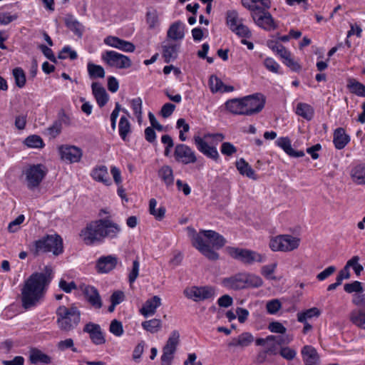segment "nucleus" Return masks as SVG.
<instances>
[{
  "mask_svg": "<svg viewBox=\"0 0 365 365\" xmlns=\"http://www.w3.org/2000/svg\"><path fill=\"white\" fill-rule=\"evenodd\" d=\"M121 231V227L118 223L109 218H103L88 223L81 230L80 236L86 245H92L103 242L106 239L116 240Z\"/></svg>",
  "mask_w": 365,
  "mask_h": 365,
  "instance_id": "1",
  "label": "nucleus"
},
{
  "mask_svg": "<svg viewBox=\"0 0 365 365\" xmlns=\"http://www.w3.org/2000/svg\"><path fill=\"white\" fill-rule=\"evenodd\" d=\"M50 279L46 274L35 272L24 283L21 289V305L25 309L36 306L43 298Z\"/></svg>",
  "mask_w": 365,
  "mask_h": 365,
  "instance_id": "2",
  "label": "nucleus"
},
{
  "mask_svg": "<svg viewBox=\"0 0 365 365\" xmlns=\"http://www.w3.org/2000/svg\"><path fill=\"white\" fill-rule=\"evenodd\" d=\"M187 230L190 231L192 244L197 250L210 260L215 261L219 259V255L215 252L208 244L204 242L202 236L210 240L213 247L220 249L224 247L227 242L222 235L213 230H201L197 233L192 228L187 227Z\"/></svg>",
  "mask_w": 365,
  "mask_h": 365,
  "instance_id": "3",
  "label": "nucleus"
},
{
  "mask_svg": "<svg viewBox=\"0 0 365 365\" xmlns=\"http://www.w3.org/2000/svg\"><path fill=\"white\" fill-rule=\"evenodd\" d=\"M225 135L222 133H207L203 137L194 136V143L197 149L206 157L215 161L219 159V153L215 145L222 142Z\"/></svg>",
  "mask_w": 365,
  "mask_h": 365,
  "instance_id": "4",
  "label": "nucleus"
},
{
  "mask_svg": "<svg viewBox=\"0 0 365 365\" xmlns=\"http://www.w3.org/2000/svg\"><path fill=\"white\" fill-rule=\"evenodd\" d=\"M56 323L58 328L63 331H70L75 329L81 322V312L75 307L68 308L60 306L57 308Z\"/></svg>",
  "mask_w": 365,
  "mask_h": 365,
  "instance_id": "5",
  "label": "nucleus"
},
{
  "mask_svg": "<svg viewBox=\"0 0 365 365\" xmlns=\"http://www.w3.org/2000/svg\"><path fill=\"white\" fill-rule=\"evenodd\" d=\"M32 251L35 255L52 252L58 256L63 252V240L58 235H48L34 242Z\"/></svg>",
  "mask_w": 365,
  "mask_h": 365,
  "instance_id": "6",
  "label": "nucleus"
},
{
  "mask_svg": "<svg viewBox=\"0 0 365 365\" xmlns=\"http://www.w3.org/2000/svg\"><path fill=\"white\" fill-rule=\"evenodd\" d=\"M301 240L292 235H279L273 237L269 242V247L273 252H289L297 250Z\"/></svg>",
  "mask_w": 365,
  "mask_h": 365,
  "instance_id": "7",
  "label": "nucleus"
},
{
  "mask_svg": "<svg viewBox=\"0 0 365 365\" xmlns=\"http://www.w3.org/2000/svg\"><path fill=\"white\" fill-rule=\"evenodd\" d=\"M226 252L232 258L239 260L245 264L263 262L265 260L264 255L251 250L227 247H226Z\"/></svg>",
  "mask_w": 365,
  "mask_h": 365,
  "instance_id": "8",
  "label": "nucleus"
},
{
  "mask_svg": "<svg viewBox=\"0 0 365 365\" xmlns=\"http://www.w3.org/2000/svg\"><path fill=\"white\" fill-rule=\"evenodd\" d=\"M183 294L188 299L199 302L212 299L215 296V289L211 286H191L183 290Z\"/></svg>",
  "mask_w": 365,
  "mask_h": 365,
  "instance_id": "9",
  "label": "nucleus"
},
{
  "mask_svg": "<svg viewBox=\"0 0 365 365\" xmlns=\"http://www.w3.org/2000/svg\"><path fill=\"white\" fill-rule=\"evenodd\" d=\"M101 58L103 62L110 67L123 69L131 66V60L129 57L114 51H105Z\"/></svg>",
  "mask_w": 365,
  "mask_h": 365,
  "instance_id": "10",
  "label": "nucleus"
},
{
  "mask_svg": "<svg viewBox=\"0 0 365 365\" xmlns=\"http://www.w3.org/2000/svg\"><path fill=\"white\" fill-rule=\"evenodd\" d=\"M255 336L249 331H244L238 336L232 338L227 344V348L232 352L242 351L255 341Z\"/></svg>",
  "mask_w": 365,
  "mask_h": 365,
  "instance_id": "11",
  "label": "nucleus"
},
{
  "mask_svg": "<svg viewBox=\"0 0 365 365\" xmlns=\"http://www.w3.org/2000/svg\"><path fill=\"white\" fill-rule=\"evenodd\" d=\"M180 334L178 331H173L168 339L165 345L163 348L161 356L162 365H170L179 344Z\"/></svg>",
  "mask_w": 365,
  "mask_h": 365,
  "instance_id": "12",
  "label": "nucleus"
},
{
  "mask_svg": "<svg viewBox=\"0 0 365 365\" xmlns=\"http://www.w3.org/2000/svg\"><path fill=\"white\" fill-rule=\"evenodd\" d=\"M245 109V115H252L259 113L265 104L263 95L255 93L242 98Z\"/></svg>",
  "mask_w": 365,
  "mask_h": 365,
  "instance_id": "13",
  "label": "nucleus"
},
{
  "mask_svg": "<svg viewBox=\"0 0 365 365\" xmlns=\"http://www.w3.org/2000/svg\"><path fill=\"white\" fill-rule=\"evenodd\" d=\"M268 9L262 7L258 11L251 14V16L259 27L267 31H271L275 29L277 25Z\"/></svg>",
  "mask_w": 365,
  "mask_h": 365,
  "instance_id": "14",
  "label": "nucleus"
},
{
  "mask_svg": "<svg viewBox=\"0 0 365 365\" xmlns=\"http://www.w3.org/2000/svg\"><path fill=\"white\" fill-rule=\"evenodd\" d=\"M46 170L41 165H34L29 166L25 170L27 186L29 189H34L39 185L44 176Z\"/></svg>",
  "mask_w": 365,
  "mask_h": 365,
  "instance_id": "15",
  "label": "nucleus"
},
{
  "mask_svg": "<svg viewBox=\"0 0 365 365\" xmlns=\"http://www.w3.org/2000/svg\"><path fill=\"white\" fill-rule=\"evenodd\" d=\"M174 155L177 161L185 165L195 163L197 160L195 151L185 144H178L175 146Z\"/></svg>",
  "mask_w": 365,
  "mask_h": 365,
  "instance_id": "16",
  "label": "nucleus"
},
{
  "mask_svg": "<svg viewBox=\"0 0 365 365\" xmlns=\"http://www.w3.org/2000/svg\"><path fill=\"white\" fill-rule=\"evenodd\" d=\"M58 153L61 160L71 163H78L83 155L82 150L74 145H61L58 147Z\"/></svg>",
  "mask_w": 365,
  "mask_h": 365,
  "instance_id": "17",
  "label": "nucleus"
},
{
  "mask_svg": "<svg viewBox=\"0 0 365 365\" xmlns=\"http://www.w3.org/2000/svg\"><path fill=\"white\" fill-rule=\"evenodd\" d=\"M103 41L106 45L124 52H133L135 49L133 43L113 36H107Z\"/></svg>",
  "mask_w": 365,
  "mask_h": 365,
  "instance_id": "18",
  "label": "nucleus"
},
{
  "mask_svg": "<svg viewBox=\"0 0 365 365\" xmlns=\"http://www.w3.org/2000/svg\"><path fill=\"white\" fill-rule=\"evenodd\" d=\"M118 258L114 255L101 257L96 262V269L99 273H108L115 268Z\"/></svg>",
  "mask_w": 365,
  "mask_h": 365,
  "instance_id": "19",
  "label": "nucleus"
},
{
  "mask_svg": "<svg viewBox=\"0 0 365 365\" xmlns=\"http://www.w3.org/2000/svg\"><path fill=\"white\" fill-rule=\"evenodd\" d=\"M82 292L86 300L95 309H101L103 306L102 300L96 288L92 286H84Z\"/></svg>",
  "mask_w": 365,
  "mask_h": 365,
  "instance_id": "20",
  "label": "nucleus"
},
{
  "mask_svg": "<svg viewBox=\"0 0 365 365\" xmlns=\"http://www.w3.org/2000/svg\"><path fill=\"white\" fill-rule=\"evenodd\" d=\"M245 273L239 272L222 280V284L230 289L238 290L245 289Z\"/></svg>",
  "mask_w": 365,
  "mask_h": 365,
  "instance_id": "21",
  "label": "nucleus"
},
{
  "mask_svg": "<svg viewBox=\"0 0 365 365\" xmlns=\"http://www.w3.org/2000/svg\"><path fill=\"white\" fill-rule=\"evenodd\" d=\"M162 304L161 299L158 296H154L145 301L140 309V313L145 317H149L155 314L156 309Z\"/></svg>",
  "mask_w": 365,
  "mask_h": 365,
  "instance_id": "22",
  "label": "nucleus"
},
{
  "mask_svg": "<svg viewBox=\"0 0 365 365\" xmlns=\"http://www.w3.org/2000/svg\"><path fill=\"white\" fill-rule=\"evenodd\" d=\"M257 346H265L266 352L269 354H277V345L280 344L281 341L278 337L274 335H269L266 338H258L255 341Z\"/></svg>",
  "mask_w": 365,
  "mask_h": 365,
  "instance_id": "23",
  "label": "nucleus"
},
{
  "mask_svg": "<svg viewBox=\"0 0 365 365\" xmlns=\"http://www.w3.org/2000/svg\"><path fill=\"white\" fill-rule=\"evenodd\" d=\"M301 354L305 365L319 364L320 356L314 347L306 345L302 348Z\"/></svg>",
  "mask_w": 365,
  "mask_h": 365,
  "instance_id": "24",
  "label": "nucleus"
},
{
  "mask_svg": "<svg viewBox=\"0 0 365 365\" xmlns=\"http://www.w3.org/2000/svg\"><path fill=\"white\" fill-rule=\"evenodd\" d=\"M83 331L89 334L91 341L96 344H103L106 341L98 324L90 322L86 324L83 328Z\"/></svg>",
  "mask_w": 365,
  "mask_h": 365,
  "instance_id": "25",
  "label": "nucleus"
},
{
  "mask_svg": "<svg viewBox=\"0 0 365 365\" xmlns=\"http://www.w3.org/2000/svg\"><path fill=\"white\" fill-rule=\"evenodd\" d=\"M276 144L290 157L299 158L304 155V151H295L292 148L291 140L288 137L279 138L276 141Z\"/></svg>",
  "mask_w": 365,
  "mask_h": 365,
  "instance_id": "26",
  "label": "nucleus"
},
{
  "mask_svg": "<svg viewBox=\"0 0 365 365\" xmlns=\"http://www.w3.org/2000/svg\"><path fill=\"white\" fill-rule=\"evenodd\" d=\"M184 30V24L180 21H175L170 26L167 31V38L173 41H180L185 36Z\"/></svg>",
  "mask_w": 365,
  "mask_h": 365,
  "instance_id": "27",
  "label": "nucleus"
},
{
  "mask_svg": "<svg viewBox=\"0 0 365 365\" xmlns=\"http://www.w3.org/2000/svg\"><path fill=\"white\" fill-rule=\"evenodd\" d=\"M244 7L251 11L257 12L263 7L264 9H269L271 7L270 0H241Z\"/></svg>",
  "mask_w": 365,
  "mask_h": 365,
  "instance_id": "28",
  "label": "nucleus"
},
{
  "mask_svg": "<svg viewBox=\"0 0 365 365\" xmlns=\"http://www.w3.org/2000/svg\"><path fill=\"white\" fill-rule=\"evenodd\" d=\"M93 94L100 107L104 106L108 101V96L106 89L98 83H93L91 85Z\"/></svg>",
  "mask_w": 365,
  "mask_h": 365,
  "instance_id": "29",
  "label": "nucleus"
},
{
  "mask_svg": "<svg viewBox=\"0 0 365 365\" xmlns=\"http://www.w3.org/2000/svg\"><path fill=\"white\" fill-rule=\"evenodd\" d=\"M91 176L95 180L101 182L107 186L111 185L108 169L105 165H101L94 168L91 173Z\"/></svg>",
  "mask_w": 365,
  "mask_h": 365,
  "instance_id": "30",
  "label": "nucleus"
},
{
  "mask_svg": "<svg viewBox=\"0 0 365 365\" xmlns=\"http://www.w3.org/2000/svg\"><path fill=\"white\" fill-rule=\"evenodd\" d=\"M349 140V136L346 134L344 128H339L334 130L333 143L336 149H343L348 144Z\"/></svg>",
  "mask_w": 365,
  "mask_h": 365,
  "instance_id": "31",
  "label": "nucleus"
},
{
  "mask_svg": "<svg viewBox=\"0 0 365 365\" xmlns=\"http://www.w3.org/2000/svg\"><path fill=\"white\" fill-rule=\"evenodd\" d=\"M29 361L34 364L38 363L48 364L51 362V358L41 350L32 348L29 351Z\"/></svg>",
  "mask_w": 365,
  "mask_h": 365,
  "instance_id": "32",
  "label": "nucleus"
},
{
  "mask_svg": "<svg viewBox=\"0 0 365 365\" xmlns=\"http://www.w3.org/2000/svg\"><path fill=\"white\" fill-rule=\"evenodd\" d=\"M209 86L213 93L217 92H230L234 90L232 86H225L223 82L215 76H210L209 79Z\"/></svg>",
  "mask_w": 365,
  "mask_h": 365,
  "instance_id": "33",
  "label": "nucleus"
},
{
  "mask_svg": "<svg viewBox=\"0 0 365 365\" xmlns=\"http://www.w3.org/2000/svg\"><path fill=\"white\" fill-rule=\"evenodd\" d=\"M349 319L356 327L365 329V309H353L349 314Z\"/></svg>",
  "mask_w": 365,
  "mask_h": 365,
  "instance_id": "34",
  "label": "nucleus"
},
{
  "mask_svg": "<svg viewBox=\"0 0 365 365\" xmlns=\"http://www.w3.org/2000/svg\"><path fill=\"white\" fill-rule=\"evenodd\" d=\"M179 46L173 43H166L163 45V56L166 63L175 60L178 56Z\"/></svg>",
  "mask_w": 365,
  "mask_h": 365,
  "instance_id": "35",
  "label": "nucleus"
},
{
  "mask_svg": "<svg viewBox=\"0 0 365 365\" xmlns=\"http://www.w3.org/2000/svg\"><path fill=\"white\" fill-rule=\"evenodd\" d=\"M158 175L165 182L168 187L173 185L174 175L173 170L169 165H163L158 170Z\"/></svg>",
  "mask_w": 365,
  "mask_h": 365,
  "instance_id": "36",
  "label": "nucleus"
},
{
  "mask_svg": "<svg viewBox=\"0 0 365 365\" xmlns=\"http://www.w3.org/2000/svg\"><path fill=\"white\" fill-rule=\"evenodd\" d=\"M236 167L241 175H245L253 180L257 179L255 170L243 158H241L236 162Z\"/></svg>",
  "mask_w": 365,
  "mask_h": 365,
  "instance_id": "37",
  "label": "nucleus"
},
{
  "mask_svg": "<svg viewBox=\"0 0 365 365\" xmlns=\"http://www.w3.org/2000/svg\"><path fill=\"white\" fill-rule=\"evenodd\" d=\"M65 24L70 30H71L78 37L83 35V26L82 24L73 17L72 15H67L65 18Z\"/></svg>",
  "mask_w": 365,
  "mask_h": 365,
  "instance_id": "38",
  "label": "nucleus"
},
{
  "mask_svg": "<svg viewBox=\"0 0 365 365\" xmlns=\"http://www.w3.org/2000/svg\"><path fill=\"white\" fill-rule=\"evenodd\" d=\"M227 109L232 113L236 115H245L243 99H232L225 103Z\"/></svg>",
  "mask_w": 365,
  "mask_h": 365,
  "instance_id": "39",
  "label": "nucleus"
},
{
  "mask_svg": "<svg viewBox=\"0 0 365 365\" xmlns=\"http://www.w3.org/2000/svg\"><path fill=\"white\" fill-rule=\"evenodd\" d=\"M353 181L358 185H365V163L355 166L351 172Z\"/></svg>",
  "mask_w": 365,
  "mask_h": 365,
  "instance_id": "40",
  "label": "nucleus"
},
{
  "mask_svg": "<svg viewBox=\"0 0 365 365\" xmlns=\"http://www.w3.org/2000/svg\"><path fill=\"white\" fill-rule=\"evenodd\" d=\"M157 200L155 198H151L149 201V213L153 215L155 220L161 221L165 215L166 209L164 206L157 207Z\"/></svg>",
  "mask_w": 365,
  "mask_h": 365,
  "instance_id": "41",
  "label": "nucleus"
},
{
  "mask_svg": "<svg viewBox=\"0 0 365 365\" xmlns=\"http://www.w3.org/2000/svg\"><path fill=\"white\" fill-rule=\"evenodd\" d=\"M321 311L317 307H312L305 311L298 312L297 314V321L299 322H305L313 317H319Z\"/></svg>",
  "mask_w": 365,
  "mask_h": 365,
  "instance_id": "42",
  "label": "nucleus"
},
{
  "mask_svg": "<svg viewBox=\"0 0 365 365\" xmlns=\"http://www.w3.org/2000/svg\"><path fill=\"white\" fill-rule=\"evenodd\" d=\"M118 130L120 138L123 140H126L128 135L131 131V125L127 116L122 115L120 117L118 124Z\"/></svg>",
  "mask_w": 365,
  "mask_h": 365,
  "instance_id": "43",
  "label": "nucleus"
},
{
  "mask_svg": "<svg viewBox=\"0 0 365 365\" xmlns=\"http://www.w3.org/2000/svg\"><path fill=\"white\" fill-rule=\"evenodd\" d=\"M296 113L298 115L310 120L314 116V109L311 106L307 103H299L297 106Z\"/></svg>",
  "mask_w": 365,
  "mask_h": 365,
  "instance_id": "44",
  "label": "nucleus"
},
{
  "mask_svg": "<svg viewBox=\"0 0 365 365\" xmlns=\"http://www.w3.org/2000/svg\"><path fill=\"white\" fill-rule=\"evenodd\" d=\"M142 327L151 334L158 332L162 327V321L159 319H152L142 322Z\"/></svg>",
  "mask_w": 365,
  "mask_h": 365,
  "instance_id": "45",
  "label": "nucleus"
},
{
  "mask_svg": "<svg viewBox=\"0 0 365 365\" xmlns=\"http://www.w3.org/2000/svg\"><path fill=\"white\" fill-rule=\"evenodd\" d=\"M245 273V289L249 287L257 288L262 286L263 280L257 275Z\"/></svg>",
  "mask_w": 365,
  "mask_h": 365,
  "instance_id": "46",
  "label": "nucleus"
},
{
  "mask_svg": "<svg viewBox=\"0 0 365 365\" xmlns=\"http://www.w3.org/2000/svg\"><path fill=\"white\" fill-rule=\"evenodd\" d=\"M87 68L88 75L91 78H103L105 77V71L101 66L96 65L93 63L89 62L88 63Z\"/></svg>",
  "mask_w": 365,
  "mask_h": 365,
  "instance_id": "47",
  "label": "nucleus"
},
{
  "mask_svg": "<svg viewBox=\"0 0 365 365\" xmlns=\"http://www.w3.org/2000/svg\"><path fill=\"white\" fill-rule=\"evenodd\" d=\"M130 106L133 110L134 115L138 119V122L140 124L143 120V101L140 97L133 98L130 101Z\"/></svg>",
  "mask_w": 365,
  "mask_h": 365,
  "instance_id": "48",
  "label": "nucleus"
},
{
  "mask_svg": "<svg viewBox=\"0 0 365 365\" xmlns=\"http://www.w3.org/2000/svg\"><path fill=\"white\" fill-rule=\"evenodd\" d=\"M348 87L351 93L359 96L365 97V86L361 83L354 79H351L349 81Z\"/></svg>",
  "mask_w": 365,
  "mask_h": 365,
  "instance_id": "49",
  "label": "nucleus"
},
{
  "mask_svg": "<svg viewBox=\"0 0 365 365\" xmlns=\"http://www.w3.org/2000/svg\"><path fill=\"white\" fill-rule=\"evenodd\" d=\"M24 143L26 146L34 148H42L44 146L42 138L36 135L28 136L25 139Z\"/></svg>",
  "mask_w": 365,
  "mask_h": 365,
  "instance_id": "50",
  "label": "nucleus"
},
{
  "mask_svg": "<svg viewBox=\"0 0 365 365\" xmlns=\"http://www.w3.org/2000/svg\"><path fill=\"white\" fill-rule=\"evenodd\" d=\"M242 22V20L239 19L238 14L236 11H230L227 12V24L232 31Z\"/></svg>",
  "mask_w": 365,
  "mask_h": 365,
  "instance_id": "51",
  "label": "nucleus"
},
{
  "mask_svg": "<svg viewBox=\"0 0 365 365\" xmlns=\"http://www.w3.org/2000/svg\"><path fill=\"white\" fill-rule=\"evenodd\" d=\"M13 76L15 83L19 88H23L26 84V75L21 68H16L13 70Z\"/></svg>",
  "mask_w": 365,
  "mask_h": 365,
  "instance_id": "52",
  "label": "nucleus"
},
{
  "mask_svg": "<svg viewBox=\"0 0 365 365\" xmlns=\"http://www.w3.org/2000/svg\"><path fill=\"white\" fill-rule=\"evenodd\" d=\"M359 257L357 255L353 256L350 259H349L346 262L347 265L349 267H352L354 269L356 275L359 276L361 273V272L364 270L363 266L359 263Z\"/></svg>",
  "mask_w": 365,
  "mask_h": 365,
  "instance_id": "53",
  "label": "nucleus"
},
{
  "mask_svg": "<svg viewBox=\"0 0 365 365\" xmlns=\"http://www.w3.org/2000/svg\"><path fill=\"white\" fill-rule=\"evenodd\" d=\"M344 289L347 293H361L364 289L362 287L361 282L359 281H354L351 283L345 284L344 286Z\"/></svg>",
  "mask_w": 365,
  "mask_h": 365,
  "instance_id": "54",
  "label": "nucleus"
},
{
  "mask_svg": "<svg viewBox=\"0 0 365 365\" xmlns=\"http://www.w3.org/2000/svg\"><path fill=\"white\" fill-rule=\"evenodd\" d=\"M277 264L272 263L269 264L264 265L261 269V274L269 279H275L276 277L273 276V273L274 272L277 268Z\"/></svg>",
  "mask_w": 365,
  "mask_h": 365,
  "instance_id": "55",
  "label": "nucleus"
},
{
  "mask_svg": "<svg viewBox=\"0 0 365 365\" xmlns=\"http://www.w3.org/2000/svg\"><path fill=\"white\" fill-rule=\"evenodd\" d=\"M282 308V303L278 299H274L268 301L266 304V309L269 314H274Z\"/></svg>",
  "mask_w": 365,
  "mask_h": 365,
  "instance_id": "56",
  "label": "nucleus"
},
{
  "mask_svg": "<svg viewBox=\"0 0 365 365\" xmlns=\"http://www.w3.org/2000/svg\"><path fill=\"white\" fill-rule=\"evenodd\" d=\"M146 21L150 29L155 28L158 24V14L155 9L147 12Z\"/></svg>",
  "mask_w": 365,
  "mask_h": 365,
  "instance_id": "57",
  "label": "nucleus"
},
{
  "mask_svg": "<svg viewBox=\"0 0 365 365\" xmlns=\"http://www.w3.org/2000/svg\"><path fill=\"white\" fill-rule=\"evenodd\" d=\"M109 331L116 336H120L123 334V328L122 323L113 319L110 324Z\"/></svg>",
  "mask_w": 365,
  "mask_h": 365,
  "instance_id": "58",
  "label": "nucleus"
},
{
  "mask_svg": "<svg viewBox=\"0 0 365 365\" xmlns=\"http://www.w3.org/2000/svg\"><path fill=\"white\" fill-rule=\"evenodd\" d=\"M232 31L242 38H250L252 34L250 29L244 25L242 22L235 27Z\"/></svg>",
  "mask_w": 365,
  "mask_h": 365,
  "instance_id": "59",
  "label": "nucleus"
},
{
  "mask_svg": "<svg viewBox=\"0 0 365 365\" xmlns=\"http://www.w3.org/2000/svg\"><path fill=\"white\" fill-rule=\"evenodd\" d=\"M140 263L138 259L133 262L132 269L128 275V281L130 284H133L137 279L139 274Z\"/></svg>",
  "mask_w": 365,
  "mask_h": 365,
  "instance_id": "60",
  "label": "nucleus"
},
{
  "mask_svg": "<svg viewBox=\"0 0 365 365\" xmlns=\"http://www.w3.org/2000/svg\"><path fill=\"white\" fill-rule=\"evenodd\" d=\"M60 59H66L69 57L71 60H74L77 58V53L75 51H73L69 46H65L62 48L58 56Z\"/></svg>",
  "mask_w": 365,
  "mask_h": 365,
  "instance_id": "61",
  "label": "nucleus"
},
{
  "mask_svg": "<svg viewBox=\"0 0 365 365\" xmlns=\"http://www.w3.org/2000/svg\"><path fill=\"white\" fill-rule=\"evenodd\" d=\"M221 153L227 156H231L237 152V148L229 142H224L221 145Z\"/></svg>",
  "mask_w": 365,
  "mask_h": 365,
  "instance_id": "62",
  "label": "nucleus"
},
{
  "mask_svg": "<svg viewBox=\"0 0 365 365\" xmlns=\"http://www.w3.org/2000/svg\"><path fill=\"white\" fill-rule=\"evenodd\" d=\"M269 330L272 333L285 334L287 331L286 327L279 322H272L268 326Z\"/></svg>",
  "mask_w": 365,
  "mask_h": 365,
  "instance_id": "63",
  "label": "nucleus"
},
{
  "mask_svg": "<svg viewBox=\"0 0 365 365\" xmlns=\"http://www.w3.org/2000/svg\"><path fill=\"white\" fill-rule=\"evenodd\" d=\"M279 354L285 359L291 361L296 357L297 352L294 349L289 346L282 347L280 349Z\"/></svg>",
  "mask_w": 365,
  "mask_h": 365,
  "instance_id": "64",
  "label": "nucleus"
}]
</instances>
